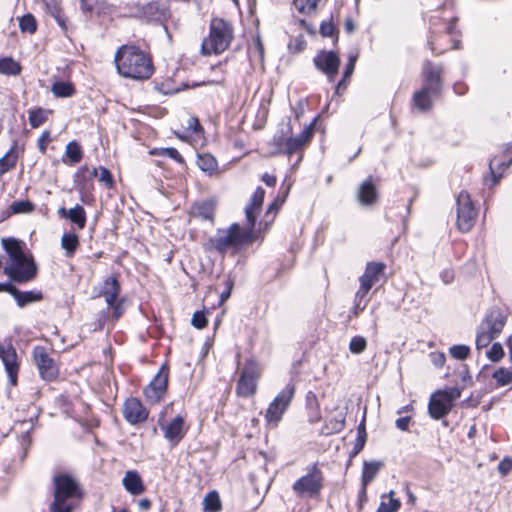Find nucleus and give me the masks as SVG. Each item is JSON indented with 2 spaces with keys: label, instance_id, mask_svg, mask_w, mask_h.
<instances>
[{
  "label": "nucleus",
  "instance_id": "obj_22",
  "mask_svg": "<svg viewBox=\"0 0 512 512\" xmlns=\"http://www.w3.org/2000/svg\"><path fill=\"white\" fill-rule=\"evenodd\" d=\"M140 16L147 22L165 24L171 18L170 6L161 1H150L140 9Z\"/></svg>",
  "mask_w": 512,
  "mask_h": 512
},
{
  "label": "nucleus",
  "instance_id": "obj_6",
  "mask_svg": "<svg viewBox=\"0 0 512 512\" xmlns=\"http://www.w3.org/2000/svg\"><path fill=\"white\" fill-rule=\"evenodd\" d=\"M240 358L241 353H237L235 395L242 399L254 398L258 392L259 382L263 376L264 367L254 356L246 358L243 362L240 361Z\"/></svg>",
  "mask_w": 512,
  "mask_h": 512
},
{
  "label": "nucleus",
  "instance_id": "obj_32",
  "mask_svg": "<svg viewBox=\"0 0 512 512\" xmlns=\"http://www.w3.org/2000/svg\"><path fill=\"white\" fill-rule=\"evenodd\" d=\"M189 84L177 80V75L163 77L155 82V89L163 95H174L189 88Z\"/></svg>",
  "mask_w": 512,
  "mask_h": 512
},
{
  "label": "nucleus",
  "instance_id": "obj_39",
  "mask_svg": "<svg viewBox=\"0 0 512 512\" xmlns=\"http://www.w3.org/2000/svg\"><path fill=\"white\" fill-rule=\"evenodd\" d=\"M13 298L17 305L23 308L31 303L42 301L44 296L40 290L20 291L16 288Z\"/></svg>",
  "mask_w": 512,
  "mask_h": 512
},
{
  "label": "nucleus",
  "instance_id": "obj_15",
  "mask_svg": "<svg viewBox=\"0 0 512 512\" xmlns=\"http://www.w3.org/2000/svg\"><path fill=\"white\" fill-rule=\"evenodd\" d=\"M420 77L423 86L443 93L445 79V66L443 63L425 59L421 65Z\"/></svg>",
  "mask_w": 512,
  "mask_h": 512
},
{
  "label": "nucleus",
  "instance_id": "obj_28",
  "mask_svg": "<svg viewBox=\"0 0 512 512\" xmlns=\"http://www.w3.org/2000/svg\"><path fill=\"white\" fill-rule=\"evenodd\" d=\"M453 406L446 401L444 397L439 395V392H434L429 399L428 413L429 416L434 420H440L446 417Z\"/></svg>",
  "mask_w": 512,
  "mask_h": 512
},
{
  "label": "nucleus",
  "instance_id": "obj_26",
  "mask_svg": "<svg viewBox=\"0 0 512 512\" xmlns=\"http://www.w3.org/2000/svg\"><path fill=\"white\" fill-rule=\"evenodd\" d=\"M216 201L207 199L195 202L190 208V217L215 223Z\"/></svg>",
  "mask_w": 512,
  "mask_h": 512
},
{
  "label": "nucleus",
  "instance_id": "obj_29",
  "mask_svg": "<svg viewBox=\"0 0 512 512\" xmlns=\"http://www.w3.org/2000/svg\"><path fill=\"white\" fill-rule=\"evenodd\" d=\"M57 214L60 218L69 219L79 230H83L86 227L87 213L84 207L80 204H76L70 209L60 207L57 210Z\"/></svg>",
  "mask_w": 512,
  "mask_h": 512
},
{
  "label": "nucleus",
  "instance_id": "obj_51",
  "mask_svg": "<svg viewBox=\"0 0 512 512\" xmlns=\"http://www.w3.org/2000/svg\"><path fill=\"white\" fill-rule=\"evenodd\" d=\"M96 170V177L98 181L102 183L107 189L111 190L115 188V180L111 171L105 166L93 167Z\"/></svg>",
  "mask_w": 512,
  "mask_h": 512
},
{
  "label": "nucleus",
  "instance_id": "obj_46",
  "mask_svg": "<svg viewBox=\"0 0 512 512\" xmlns=\"http://www.w3.org/2000/svg\"><path fill=\"white\" fill-rule=\"evenodd\" d=\"M21 64L12 57L0 58V74L7 76H17L21 73Z\"/></svg>",
  "mask_w": 512,
  "mask_h": 512
},
{
  "label": "nucleus",
  "instance_id": "obj_47",
  "mask_svg": "<svg viewBox=\"0 0 512 512\" xmlns=\"http://www.w3.org/2000/svg\"><path fill=\"white\" fill-rule=\"evenodd\" d=\"M49 14L56 20L57 24L63 32L68 31V18L65 15L63 8L56 2L47 6Z\"/></svg>",
  "mask_w": 512,
  "mask_h": 512
},
{
  "label": "nucleus",
  "instance_id": "obj_19",
  "mask_svg": "<svg viewBox=\"0 0 512 512\" xmlns=\"http://www.w3.org/2000/svg\"><path fill=\"white\" fill-rule=\"evenodd\" d=\"M314 132L315 120L309 125H306L297 136H290L285 140L286 149L284 150V155L291 157L293 154L300 153L299 160H301L303 158L304 150L312 142Z\"/></svg>",
  "mask_w": 512,
  "mask_h": 512
},
{
  "label": "nucleus",
  "instance_id": "obj_62",
  "mask_svg": "<svg viewBox=\"0 0 512 512\" xmlns=\"http://www.w3.org/2000/svg\"><path fill=\"white\" fill-rule=\"evenodd\" d=\"M206 311L205 310H199L194 312L191 324L196 329H204L208 325V319L206 317Z\"/></svg>",
  "mask_w": 512,
  "mask_h": 512
},
{
  "label": "nucleus",
  "instance_id": "obj_54",
  "mask_svg": "<svg viewBox=\"0 0 512 512\" xmlns=\"http://www.w3.org/2000/svg\"><path fill=\"white\" fill-rule=\"evenodd\" d=\"M319 32L323 37H332L333 43L337 44L339 41V30L336 25L331 21H323L320 24Z\"/></svg>",
  "mask_w": 512,
  "mask_h": 512
},
{
  "label": "nucleus",
  "instance_id": "obj_10",
  "mask_svg": "<svg viewBox=\"0 0 512 512\" xmlns=\"http://www.w3.org/2000/svg\"><path fill=\"white\" fill-rule=\"evenodd\" d=\"M296 394L293 382L286 384L269 403L264 412L265 425L269 429L278 427Z\"/></svg>",
  "mask_w": 512,
  "mask_h": 512
},
{
  "label": "nucleus",
  "instance_id": "obj_21",
  "mask_svg": "<svg viewBox=\"0 0 512 512\" xmlns=\"http://www.w3.org/2000/svg\"><path fill=\"white\" fill-rule=\"evenodd\" d=\"M512 165V141L505 144L503 149L502 158L498 156L493 157L489 163V175L490 177L485 178V182L488 183L490 181L489 186H496L501 178L503 177V173L509 166Z\"/></svg>",
  "mask_w": 512,
  "mask_h": 512
},
{
  "label": "nucleus",
  "instance_id": "obj_16",
  "mask_svg": "<svg viewBox=\"0 0 512 512\" xmlns=\"http://www.w3.org/2000/svg\"><path fill=\"white\" fill-rule=\"evenodd\" d=\"M315 68L334 83L339 73L341 59L338 52L333 50H319L313 58Z\"/></svg>",
  "mask_w": 512,
  "mask_h": 512
},
{
  "label": "nucleus",
  "instance_id": "obj_58",
  "mask_svg": "<svg viewBox=\"0 0 512 512\" xmlns=\"http://www.w3.org/2000/svg\"><path fill=\"white\" fill-rule=\"evenodd\" d=\"M450 355L457 360H465L469 357L470 347L464 344L453 345L449 348Z\"/></svg>",
  "mask_w": 512,
  "mask_h": 512
},
{
  "label": "nucleus",
  "instance_id": "obj_30",
  "mask_svg": "<svg viewBox=\"0 0 512 512\" xmlns=\"http://www.w3.org/2000/svg\"><path fill=\"white\" fill-rule=\"evenodd\" d=\"M122 485L132 496L142 495L146 491L145 483L137 470H127L122 479Z\"/></svg>",
  "mask_w": 512,
  "mask_h": 512
},
{
  "label": "nucleus",
  "instance_id": "obj_5",
  "mask_svg": "<svg viewBox=\"0 0 512 512\" xmlns=\"http://www.w3.org/2000/svg\"><path fill=\"white\" fill-rule=\"evenodd\" d=\"M2 247L8 255L3 267L5 274L11 282L23 284L33 281L38 275V267L32 255L24 251V244L16 238H3Z\"/></svg>",
  "mask_w": 512,
  "mask_h": 512
},
{
  "label": "nucleus",
  "instance_id": "obj_45",
  "mask_svg": "<svg viewBox=\"0 0 512 512\" xmlns=\"http://www.w3.org/2000/svg\"><path fill=\"white\" fill-rule=\"evenodd\" d=\"M345 427V416L343 414H338L334 417L329 418L325 421L322 427V434L324 435H333L341 432Z\"/></svg>",
  "mask_w": 512,
  "mask_h": 512
},
{
  "label": "nucleus",
  "instance_id": "obj_24",
  "mask_svg": "<svg viewBox=\"0 0 512 512\" xmlns=\"http://www.w3.org/2000/svg\"><path fill=\"white\" fill-rule=\"evenodd\" d=\"M357 199L363 206H372L378 202L379 192L374 176H368L359 186Z\"/></svg>",
  "mask_w": 512,
  "mask_h": 512
},
{
  "label": "nucleus",
  "instance_id": "obj_42",
  "mask_svg": "<svg viewBox=\"0 0 512 512\" xmlns=\"http://www.w3.org/2000/svg\"><path fill=\"white\" fill-rule=\"evenodd\" d=\"M51 92L55 98H71L77 89L71 81H55L51 85Z\"/></svg>",
  "mask_w": 512,
  "mask_h": 512
},
{
  "label": "nucleus",
  "instance_id": "obj_34",
  "mask_svg": "<svg viewBox=\"0 0 512 512\" xmlns=\"http://www.w3.org/2000/svg\"><path fill=\"white\" fill-rule=\"evenodd\" d=\"M196 163L198 168L210 177L221 174L218 161L211 153H198Z\"/></svg>",
  "mask_w": 512,
  "mask_h": 512
},
{
  "label": "nucleus",
  "instance_id": "obj_17",
  "mask_svg": "<svg viewBox=\"0 0 512 512\" xmlns=\"http://www.w3.org/2000/svg\"><path fill=\"white\" fill-rule=\"evenodd\" d=\"M0 360L3 363L9 385L12 387L17 386L21 361L16 348L11 342L0 343Z\"/></svg>",
  "mask_w": 512,
  "mask_h": 512
},
{
  "label": "nucleus",
  "instance_id": "obj_18",
  "mask_svg": "<svg viewBox=\"0 0 512 512\" xmlns=\"http://www.w3.org/2000/svg\"><path fill=\"white\" fill-rule=\"evenodd\" d=\"M150 415L149 409L138 397H128L122 405V416L127 423L133 426L145 423Z\"/></svg>",
  "mask_w": 512,
  "mask_h": 512
},
{
  "label": "nucleus",
  "instance_id": "obj_60",
  "mask_svg": "<svg viewBox=\"0 0 512 512\" xmlns=\"http://www.w3.org/2000/svg\"><path fill=\"white\" fill-rule=\"evenodd\" d=\"M18 160L15 157H11L7 154L0 158V177L7 172L13 170L17 165Z\"/></svg>",
  "mask_w": 512,
  "mask_h": 512
},
{
  "label": "nucleus",
  "instance_id": "obj_36",
  "mask_svg": "<svg viewBox=\"0 0 512 512\" xmlns=\"http://www.w3.org/2000/svg\"><path fill=\"white\" fill-rule=\"evenodd\" d=\"M368 292L359 289L355 292L353 298V306L349 310L348 320L357 319L366 309L370 298Z\"/></svg>",
  "mask_w": 512,
  "mask_h": 512
},
{
  "label": "nucleus",
  "instance_id": "obj_13",
  "mask_svg": "<svg viewBox=\"0 0 512 512\" xmlns=\"http://www.w3.org/2000/svg\"><path fill=\"white\" fill-rule=\"evenodd\" d=\"M173 403L166 405L158 416V425L160 426L164 438L172 445L177 446L186 436L189 431V425L186 423V415L178 414L169 422L165 421V415L168 408L172 407Z\"/></svg>",
  "mask_w": 512,
  "mask_h": 512
},
{
  "label": "nucleus",
  "instance_id": "obj_7",
  "mask_svg": "<svg viewBox=\"0 0 512 512\" xmlns=\"http://www.w3.org/2000/svg\"><path fill=\"white\" fill-rule=\"evenodd\" d=\"M234 26L230 20L214 16L209 22V32L203 38L200 54L202 56L221 55L234 40Z\"/></svg>",
  "mask_w": 512,
  "mask_h": 512
},
{
  "label": "nucleus",
  "instance_id": "obj_3",
  "mask_svg": "<svg viewBox=\"0 0 512 512\" xmlns=\"http://www.w3.org/2000/svg\"><path fill=\"white\" fill-rule=\"evenodd\" d=\"M114 64L121 77L137 81L150 79L155 71L151 53L135 43L119 46L114 54Z\"/></svg>",
  "mask_w": 512,
  "mask_h": 512
},
{
  "label": "nucleus",
  "instance_id": "obj_61",
  "mask_svg": "<svg viewBox=\"0 0 512 512\" xmlns=\"http://www.w3.org/2000/svg\"><path fill=\"white\" fill-rule=\"evenodd\" d=\"M51 131L44 130L37 139V148L41 154H46L49 144L52 142Z\"/></svg>",
  "mask_w": 512,
  "mask_h": 512
},
{
  "label": "nucleus",
  "instance_id": "obj_11",
  "mask_svg": "<svg viewBox=\"0 0 512 512\" xmlns=\"http://www.w3.org/2000/svg\"><path fill=\"white\" fill-rule=\"evenodd\" d=\"M479 207L470 193L462 190L456 197V227L461 233L470 232L477 223Z\"/></svg>",
  "mask_w": 512,
  "mask_h": 512
},
{
  "label": "nucleus",
  "instance_id": "obj_35",
  "mask_svg": "<svg viewBox=\"0 0 512 512\" xmlns=\"http://www.w3.org/2000/svg\"><path fill=\"white\" fill-rule=\"evenodd\" d=\"M83 157L84 151L81 144L76 140H72L67 143L61 161L67 166H74L80 163Z\"/></svg>",
  "mask_w": 512,
  "mask_h": 512
},
{
  "label": "nucleus",
  "instance_id": "obj_48",
  "mask_svg": "<svg viewBox=\"0 0 512 512\" xmlns=\"http://www.w3.org/2000/svg\"><path fill=\"white\" fill-rule=\"evenodd\" d=\"M203 510L204 512H220L222 510V502L217 491L213 490L205 495Z\"/></svg>",
  "mask_w": 512,
  "mask_h": 512
},
{
  "label": "nucleus",
  "instance_id": "obj_8",
  "mask_svg": "<svg viewBox=\"0 0 512 512\" xmlns=\"http://www.w3.org/2000/svg\"><path fill=\"white\" fill-rule=\"evenodd\" d=\"M326 486V477L319 462L308 465L305 473L292 484V490L299 499L321 501Z\"/></svg>",
  "mask_w": 512,
  "mask_h": 512
},
{
  "label": "nucleus",
  "instance_id": "obj_27",
  "mask_svg": "<svg viewBox=\"0 0 512 512\" xmlns=\"http://www.w3.org/2000/svg\"><path fill=\"white\" fill-rule=\"evenodd\" d=\"M284 203L285 201L282 198H280L279 195H276L273 201L268 204L262 219L257 224V226L265 235L272 228L277 218V215Z\"/></svg>",
  "mask_w": 512,
  "mask_h": 512
},
{
  "label": "nucleus",
  "instance_id": "obj_41",
  "mask_svg": "<svg viewBox=\"0 0 512 512\" xmlns=\"http://www.w3.org/2000/svg\"><path fill=\"white\" fill-rule=\"evenodd\" d=\"M394 490L381 495V502L377 508V512H398L401 508V501L396 498Z\"/></svg>",
  "mask_w": 512,
  "mask_h": 512
},
{
  "label": "nucleus",
  "instance_id": "obj_23",
  "mask_svg": "<svg viewBox=\"0 0 512 512\" xmlns=\"http://www.w3.org/2000/svg\"><path fill=\"white\" fill-rule=\"evenodd\" d=\"M442 95L440 92L433 91L431 88L421 86L412 94L410 105L411 108L420 113H427L432 110L434 98Z\"/></svg>",
  "mask_w": 512,
  "mask_h": 512
},
{
  "label": "nucleus",
  "instance_id": "obj_53",
  "mask_svg": "<svg viewBox=\"0 0 512 512\" xmlns=\"http://www.w3.org/2000/svg\"><path fill=\"white\" fill-rule=\"evenodd\" d=\"M187 136L195 135L197 137L204 136V128L201 125L199 119L197 117L191 116L187 120L186 127ZM180 139H184V136L178 135ZM186 137V135H185Z\"/></svg>",
  "mask_w": 512,
  "mask_h": 512
},
{
  "label": "nucleus",
  "instance_id": "obj_44",
  "mask_svg": "<svg viewBox=\"0 0 512 512\" xmlns=\"http://www.w3.org/2000/svg\"><path fill=\"white\" fill-rule=\"evenodd\" d=\"M324 0H293L292 4L295 10L304 16H311L318 10V6Z\"/></svg>",
  "mask_w": 512,
  "mask_h": 512
},
{
  "label": "nucleus",
  "instance_id": "obj_37",
  "mask_svg": "<svg viewBox=\"0 0 512 512\" xmlns=\"http://www.w3.org/2000/svg\"><path fill=\"white\" fill-rule=\"evenodd\" d=\"M36 206L35 204L30 200H19L14 201L8 208L7 211H4L2 213L1 220H6L12 215H19V214H31L35 211Z\"/></svg>",
  "mask_w": 512,
  "mask_h": 512
},
{
  "label": "nucleus",
  "instance_id": "obj_55",
  "mask_svg": "<svg viewBox=\"0 0 512 512\" xmlns=\"http://www.w3.org/2000/svg\"><path fill=\"white\" fill-rule=\"evenodd\" d=\"M126 301L125 297H119L114 299V301L110 304H107L108 308L112 310V319L114 321H118L123 314L125 313L124 303Z\"/></svg>",
  "mask_w": 512,
  "mask_h": 512
},
{
  "label": "nucleus",
  "instance_id": "obj_20",
  "mask_svg": "<svg viewBox=\"0 0 512 512\" xmlns=\"http://www.w3.org/2000/svg\"><path fill=\"white\" fill-rule=\"evenodd\" d=\"M387 265L384 262L369 261L365 265L363 274L359 277V289L370 292L372 287L380 281L385 282Z\"/></svg>",
  "mask_w": 512,
  "mask_h": 512
},
{
  "label": "nucleus",
  "instance_id": "obj_31",
  "mask_svg": "<svg viewBox=\"0 0 512 512\" xmlns=\"http://www.w3.org/2000/svg\"><path fill=\"white\" fill-rule=\"evenodd\" d=\"M121 283L119 281V274L114 273L106 277L100 290V296H103L106 304H110L114 299L119 298L121 294Z\"/></svg>",
  "mask_w": 512,
  "mask_h": 512
},
{
  "label": "nucleus",
  "instance_id": "obj_64",
  "mask_svg": "<svg viewBox=\"0 0 512 512\" xmlns=\"http://www.w3.org/2000/svg\"><path fill=\"white\" fill-rule=\"evenodd\" d=\"M504 349L500 343H493L487 351V357L492 362H499L504 357Z\"/></svg>",
  "mask_w": 512,
  "mask_h": 512
},
{
  "label": "nucleus",
  "instance_id": "obj_57",
  "mask_svg": "<svg viewBox=\"0 0 512 512\" xmlns=\"http://www.w3.org/2000/svg\"><path fill=\"white\" fill-rule=\"evenodd\" d=\"M492 377L499 386H505L512 382V371L501 367L493 373Z\"/></svg>",
  "mask_w": 512,
  "mask_h": 512
},
{
  "label": "nucleus",
  "instance_id": "obj_50",
  "mask_svg": "<svg viewBox=\"0 0 512 512\" xmlns=\"http://www.w3.org/2000/svg\"><path fill=\"white\" fill-rule=\"evenodd\" d=\"M19 28L22 33L34 34L37 31L38 23L31 13L24 14L18 18Z\"/></svg>",
  "mask_w": 512,
  "mask_h": 512
},
{
  "label": "nucleus",
  "instance_id": "obj_63",
  "mask_svg": "<svg viewBox=\"0 0 512 512\" xmlns=\"http://www.w3.org/2000/svg\"><path fill=\"white\" fill-rule=\"evenodd\" d=\"M439 395L444 397L448 403L454 406V401L460 398L461 390L458 387H450L443 390H437Z\"/></svg>",
  "mask_w": 512,
  "mask_h": 512
},
{
  "label": "nucleus",
  "instance_id": "obj_25",
  "mask_svg": "<svg viewBox=\"0 0 512 512\" xmlns=\"http://www.w3.org/2000/svg\"><path fill=\"white\" fill-rule=\"evenodd\" d=\"M97 169H90L87 164L80 166L73 175L75 188L80 193H87L94 190L93 180L96 177Z\"/></svg>",
  "mask_w": 512,
  "mask_h": 512
},
{
  "label": "nucleus",
  "instance_id": "obj_9",
  "mask_svg": "<svg viewBox=\"0 0 512 512\" xmlns=\"http://www.w3.org/2000/svg\"><path fill=\"white\" fill-rule=\"evenodd\" d=\"M508 320L507 312L500 307H492L484 315L476 330L477 350L487 348L502 333Z\"/></svg>",
  "mask_w": 512,
  "mask_h": 512
},
{
  "label": "nucleus",
  "instance_id": "obj_52",
  "mask_svg": "<svg viewBox=\"0 0 512 512\" xmlns=\"http://www.w3.org/2000/svg\"><path fill=\"white\" fill-rule=\"evenodd\" d=\"M354 65L351 64H345V68L342 74V78L337 82L335 87V93L342 94L348 87L351 77L355 71Z\"/></svg>",
  "mask_w": 512,
  "mask_h": 512
},
{
  "label": "nucleus",
  "instance_id": "obj_40",
  "mask_svg": "<svg viewBox=\"0 0 512 512\" xmlns=\"http://www.w3.org/2000/svg\"><path fill=\"white\" fill-rule=\"evenodd\" d=\"M61 247L68 258L74 257L80 247V238L74 231L65 232L61 237Z\"/></svg>",
  "mask_w": 512,
  "mask_h": 512
},
{
  "label": "nucleus",
  "instance_id": "obj_1",
  "mask_svg": "<svg viewBox=\"0 0 512 512\" xmlns=\"http://www.w3.org/2000/svg\"><path fill=\"white\" fill-rule=\"evenodd\" d=\"M265 194V190L258 186L251 195L244 209L247 228L235 222L227 228L217 229L214 236L202 243L204 252L218 254L221 257L228 253L234 256L254 242H263L266 235L258 226L256 227V220L263 207Z\"/></svg>",
  "mask_w": 512,
  "mask_h": 512
},
{
  "label": "nucleus",
  "instance_id": "obj_56",
  "mask_svg": "<svg viewBox=\"0 0 512 512\" xmlns=\"http://www.w3.org/2000/svg\"><path fill=\"white\" fill-rule=\"evenodd\" d=\"M367 348V340L363 336L356 335L349 342V350L352 354H361Z\"/></svg>",
  "mask_w": 512,
  "mask_h": 512
},
{
  "label": "nucleus",
  "instance_id": "obj_12",
  "mask_svg": "<svg viewBox=\"0 0 512 512\" xmlns=\"http://www.w3.org/2000/svg\"><path fill=\"white\" fill-rule=\"evenodd\" d=\"M53 349L43 345L33 347L31 357L39 377L45 382L57 381L60 376V362L52 357Z\"/></svg>",
  "mask_w": 512,
  "mask_h": 512
},
{
  "label": "nucleus",
  "instance_id": "obj_59",
  "mask_svg": "<svg viewBox=\"0 0 512 512\" xmlns=\"http://www.w3.org/2000/svg\"><path fill=\"white\" fill-rule=\"evenodd\" d=\"M222 283L224 285V290L220 293L219 304H223L229 299L234 286V280L230 275H224Z\"/></svg>",
  "mask_w": 512,
  "mask_h": 512
},
{
  "label": "nucleus",
  "instance_id": "obj_4",
  "mask_svg": "<svg viewBox=\"0 0 512 512\" xmlns=\"http://www.w3.org/2000/svg\"><path fill=\"white\" fill-rule=\"evenodd\" d=\"M52 502L50 512H75L86 497V490L74 475L59 472L52 477Z\"/></svg>",
  "mask_w": 512,
  "mask_h": 512
},
{
  "label": "nucleus",
  "instance_id": "obj_2",
  "mask_svg": "<svg viewBox=\"0 0 512 512\" xmlns=\"http://www.w3.org/2000/svg\"><path fill=\"white\" fill-rule=\"evenodd\" d=\"M459 17L451 6L435 10L429 17L427 45L435 56L462 48V33L458 29Z\"/></svg>",
  "mask_w": 512,
  "mask_h": 512
},
{
  "label": "nucleus",
  "instance_id": "obj_49",
  "mask_svg": "<svg viewBox=\"0 0 512 512\" xmlns=\"http://www.w3.org/2000/svg\"><path fill=\"white\" fill-rule=\"evenodd\" d=\"M149 154L153 155V156L168 157L181 165H185V163H186L184 157L174 147L152 148L149 150Z\"/></svg>",
  "mask_w": 512,
  "mask_h": 512
},
{
  "label": "nucleus",
  "instance_id": "obj_14",
  "mask_svg": "<svg viewBox=\"0 0 512 512\" xmlns=\"http://www.w3.org/2000/svg\"><path fill=\"white\" fill-rule=\"evenodd\" d=\"M170 376V365L166 360L160 367L158 373L144 387L143 396L145 401L150 405H158L164 400L168 392Z\"/></svg>",
  "mask_w": 512,
  "mask_h": 512
},
{
  "label": "nucleus",
  "instance_id": "obj_33",
  "mask_svg": "<svg viewBox=\"0 0 512 512\" xmlns=\"http://www.w3.org/2000/svg\"><path fill=\"white\" fill-rule=\"evenodd\" d=\"M305 411L310 424H316L321 421V405L313 391H308L305 395Z\"/></svg>",
  "mask_w": 512,
  "mask_h": 512
},
{
  "label": "nucleus",
  "instance_id": "obj_43",
  "mask_svg": "<svg viewBox=\"0 0 512 512\" xmlns=\"http://www.w3.org/2000/svg\"><path fill=\"white\" fill-rule=\"evenodd\" d=\"M383 466L384 463L381 461H365L361 475V484L368 486L375 479Z\"/></svg>",
  "mask_w": 512,
  "mask_h": 512
},
{
  "label": "nucleus",
  "instance_id": "obj_38",
  "mask_svg": "<svg viewBox=\"0 0 512 512\" xmlns=\"http://www.w3.org/2000/svg\"><path fill=\"white\" fill-rule=\"evenodd\" d=\"M52 109H45L43 107H34L28 110V121L32 129H37L44 125L49 117L53 115Z\"/></svg>",
  "mask_w": 512,
  "mask_h": 512
}]
</instances>
